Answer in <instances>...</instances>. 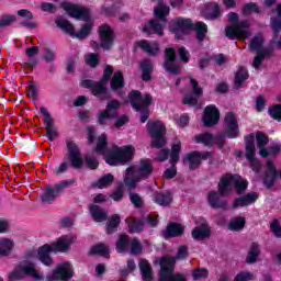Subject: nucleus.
I'll return each instance as SVG.
<instances>
[{"instance_id":"obj_1","label":"nucleus","mask_w":281,"mask_h":281,"mask_svg":"<svg viewBox=\"0 0 281 281\" xmlns=\"http://www.w3.org/2000/svg\"><path fill=\"white\" fill-rule=\"evenodd\" d=\"M247 186L249 183L240 176H223L218 183V192L210 191L207 194L209 205L215 209L225 207L227 202L221 199V196H227L234 188L237 190V194H243L247 190Z\"/></svg>"},{"instance_id":"obj_2","label":"nucleus","mask_w":281,"mask_h":281,"mask_svg":"<svg viewBox=\"0 0 281 281\" xmlns=\"http://www.w3.org/2000/svg\"><path fill=\"white\" fill-rule=\"evenodd\" d=\"M94 151H97L98 155H102L109 166H120L133 159V156L135 155V147L131 145L124 147L114 145L109 149L106 148V134H101L98 137Z\"/></svg>"},{"instance_id":"obj_3","label":"nucleus","mask_w":281,"mask_h":281,"mask_svg":"<svg viewBox=\"0 0 281 281\" xmlns=\"http://www.w3.org/2000/svg\"><path fill=\"white\" fill-rule=\"evenodd\" d=\"M170 30L172 34H175L176 38H183V36H188L192 30H195L196 40L201 43L202 41H205V34H207V24L198 22L193 25L191 20L179 18L172 22Z\"/></svg>"},{"instance_id":"obj_4","label":"nucleus","mask_w":281,"mask_h":281,"mask_svg":"<svg viewBox=\"0 0 281 281\" xmlns=\"http://www.w3.org/2000/svg\"><path fill=\"white\" fill-rule=\"evenodd\" d=\"M150 175H153V162L150 159H142L138 165L126 169L124 183L130 190H133L139 181L148 179Z\"/></svg>"},{"instance_id":"obj_5","label":"nucleus","mask_w":281,"mask_h":281,"mask_svg":"<svg viewBox=\"0 0 281 281\" xmlns=\"http://www.w3.org/2000/svg\"><path fill=\"white\" fill-rule=\"evenodd\" d=\"M188 257V247L180 246L178 249L177 257L166 256L160 261V277L159 281H186V277L182 274H175V262L177 260H183Z\"/></svg>"},{"instance_id":"obj_6","label":"nucleus","mask_w":281,"mask_h":281,"mask_svg":"<svg viewBox=\"0 0 281 281\" xmlns=\"http://www.w3.org/2000/svg\"><path fill=\"white\" fill-rule=\"evenodd\" d=\"M155 16L158 20L149 21L144 27L143 32L146 34H157L158 36H164V27H166V16L170 14V7H168L164 1H159L158 5L154 9Z\"/></svg>"},{"instance_id":"obj_7","label":"nucleus","mask_w":281,"mask_h":281,"mask_svg":"<svg viewBox=\"0 0 281 281\" xmlns=\"http://www.w3.org/2000/svg\"><path fill=\"white\" fill-rule=\"evenodd\" d=\"M228 20L232 23L231 26L225 29V34L227 38H237L238 41H247L251 36V31L249 30V21L238 22V14L231 12L228 13Z\"/></svg>"},{"instance_id":"obj_8","label":"nucleus","mask_w":281,"mask_h":281,"mask_svg":"<svg viewBox=\"0 0 281 281\" xmlns=\"http://www.w3.org/2000/svg\"><path fill=\"white\" fill-rule=\"evenodd\" d=\"M112 75L113 68L111 66H106L104 68L103 79L101 81L85 79L81 81V87H83V89H90L92 91V95L99 98V100H109L111 94L109 91H106V82Z\"/></svg>"},{"instance_id":"obj_9","label":"nucleus","mask_w":281,"mask_h":281,"mask_svg":"<svg viewBox=\"0 0 281 281\" xmlns=\"http://www.w3.org/2000/svg\"><path fill=\"white\" fill-rule=\"evenodd\" d=\"M128 98L133 109L140 113V122L144 124L148 120L153 97H150V94L142 95L139 91L133 90Z\"/></svg>"},{"instance_id":"obj_10","label":"nucleus","mask_w":281,"mask_h":281,"mask_svg":"<svg viewBox=\"0 0 281 281\" xmlns=\"http://www.w3.org/2000/svg\"><path fill=\"white\" fill-rule=\"evenodd\" d=\"M25 276H31V278H34V280H45V277L34 268L33 263L22 262L16 268L9 273V280L10 281H19L23 280Z\"/></svg>"},{"instance_id":"obj_11","label":"nucleus","mask_w":281,"mask_h":281,"mask_svg":"<svg viewBox=\"0 0 281 281\" xmlns=\"http://www.w3.org/2000/svg\"><path fill=\"white\" fill-rule=\"evenodd\" d=\"M147 130L153 137V146L155 148H161L166 146V125L161 121H149L147 123Z\"/></svg>"},{"instance_id":"obj_12","label":"nucleus","mask_w":281,"mask_h":281,"mask_svg":"<svg viewBox=\"0 0 281 281\" xmlns=\"http://www.w3.org/2000/svg\"><path fill=\"white\" fill-rule=\"evenodd\" d=\"M56 25L60 27V30H64V32H67V34H69L70 36L75 38H80V40L87 38V36L91 34V29L93 27V23L89 21L81 27V30L78 33H76V30L74 29V24L69 23L65 19L56 20Z\"/></svg>"},{"instance_id":"obj_13","label":"nucleus","mask_w":281,"mask_h":281,"mask_svg":"<svg viewBox=\"0 0 281 281\" xmlns=\"http://www.w3.org/2000/svg\"><path fill=\"white\" fill-rule=\"evenodd\" d=\"M74 276V266L65 261L58 263L55 269L46 276V281H69Z\"/></svg>"},{"instance_id":"obj_14","label":"nucleus","mask_w":281,"mask_h":281,"mask_svg":"<svg viewBox=\"0 0 281 281\" xmlns=\"http://www.w3.org/2000/svg\"><path fill=\"white\" fill-rule=\"evenodd\" d=\"M246 159L250 164V168L254 172H260L262 165L256 159V145L254 144V135L246 136Z\"/></svg>"},{"instance_id":"obj_15","label":"nucleus","mask_w":281,"mask_h":281,"mask_svg":"<svg viewBox=\"0 0 281 281\" xmlns=\"http://www.w3.org/2000/svg\"><path fill=\"white\" fill-rule=\"evenodd\" d=\"M71 183H74V180H67L53 187L46 188L41 196L43 203H53V201H56L61 190H65V188L71 186Z\"/></svg>"},{"instance_id":"obj_16","label":"nucleus","mask_w":281,"mask_h":281,"mask_svg":"<svg viewBox=\"0 0 281 281\" xmlns=\"http://www.w3.org/2000/svg\"><path fill=\"white\" fill-rule=\"evenodd\" d=\"M179 153H181V140H175L171 146L170 164L171 168L165 170L164 179H175L177 177V161H179Z\"/></svg>"},{"instance_id":"obj_17","label":"nucleus","mask_w":281,"mask_h":281,"mask_svg":"<svg viewBox=\"0 0 281 281\" xmlns=\"http://www.w3.org/2000/svg\"><path fill=\"white\" fill-rule=\"evenodd\" d=\"M61 8L69 14V16H72V19L89 21V9L85 7L72 4L71 2H61Z\"/></svg>"},{"instance_id":"obj_18","label":"nucleus","mask_w":281,"mask_h":281,"mask_svg":"<svg viewBox=\"0 0 281 281\" xmlns=\"http://www.w3.org/2000/svg\"><path fill=\"white\" fill-rule=\"evenodd\" d=\"M66 146L68 149V161H70L72 168L80 169L85 164V159H82V154L78 148V145L72 140H67Z\"/></svg>"},{"instance_id":"obj_19","label":"nucleus","mask_w":281,"mask_h":281,"mask_svg":"<svg viewBox=\"0 0 281 281\" xmlns=\"http://www.w3.org/2000/svg\"><path fill=\"white\" fill-rule=\"evenodd\" d=\"M76 238L74 234L61 235L55 243L50 244L54 254H65V251H69L74 243H76Z\"/></svg>"},{"instance_id":"obj_20","label":"nucleus","mask_w":281,"mask_h":281,"mask_svg":"<svg viewBox=\"0 0 281 281\" xmlns=\"http://www.w3.org/2000/svg\"><path fill=\"white\" fill-rule=\"evenodd\" d=\"M49 254H54V248H52V245L46 244L44 246H41L37 249V252L34 251L30 258L37 257L42 265H45V267H52V265H54V259H52V256H49Z\"/></svg>"},{"instance_id":"obj_21","label":"nucleus","mask_w":281,"mask_h":281,"mask_svg":"<svg viewBox=\"0 0 281 281\" xmlns=\"http://www.w3.org/2000/svg\"><path fill=\"white\" fill-rule=\"evenodd\" d=\"M195 142L196 144H204V146H218V148H223L225 137L223 135L213 136L210 133H204L196 135Z\"/></svg>"},{"instance_id":"obj_22","label":"nucleus","mask_w":281,"mask_h":281,"mask_svg":"<svg viewBox=\"0 0 281 281\" xmlns=\"http://www.w3.org/2000/svg\"><path fill=\"white\" fill-rule=\"evenodd\" d=\"M224 131L225 135H227L231 139H236L238 137V121L236 120V115L233 113H227L224 119Z\"/></svg>"},{"instance_id":"obj_23","label":"nucleus","mask_w":281,"mask_h":281,"mask_svg":"<svg viewBox=\"0 0 281 281\" xmlns=\"http://www.w3.org/2000/svg\"><path fill=\"white\" fill-rule=\"evenodd\" d=\"M99 34L101 38V47H103V49H111L113 47V41H115L113 29L108 24H103L99 29Z\"/></svg>"},{"instance_id":"obj_24","label":"nucleus","mask_w":281,"mask_h":281,"mask_svg":"<svg viewBox=\"0 0 281 281\" xmlns=\"http://www.w3.org/2000/svg\"><path fill=\"white\" fill-rule=\"evenodd\" d=\"M41 114L44 116V124L46 126V134L49 142H54L58 137V130L54 125V119L49 115V112L45 108L40 109Z\"/></svg>"},{"instance_id":"obj_25","label":"nucleus","mask_w":281,"mask_h":281,"mask_svg":"<svg viewBox=\"0 0 281 281\" xmlns=\"http://www.w3.org/2000/svg\"><path fill=\"white\" fill-rule=\"evenodd\" d=\"M204 126H214L218 124V120H221V112L218 108L215 105H209L204 109L203 115Z\"/></svg>"},{"instance_id":"obj_26","label":"nucleus","mask_w":281,"mask_h":281,"mask_svg":"<svg viewBox=\"0 0 281 281\" xmlns=\"http://www.w3.org/2000/svg\"><path fill=\"white\" fill-rule=\"evenodd\" d=\"M165 54H166L165 69L169 71V74H173L175 76H177V74L181 71V68L179 67V65L175 63V58H177L175 54V48H166Z\"/></svg>"},{"instance_id":"obj_27","label":"nucleus","mask_w":281,"mask_h":281,"mask_svg":"<svg viewBox=\"0 0 281 281\" xmlns=\"http://www.w3.org/2000/svg\"><path fill=\"white\" fill-rule=\"evenodd\" d=\"M189 82L193 89V95L188 94L187 97H184L183 104H190L191 106H194L196 105L199 97L203 95V89L199 87V82H196V80H194L193 78H190Z\"/></svg>"},{"instance_id":"obj_28","label":"nucleus","mask_w":281,"mask_h":281,"mask_svg":"<svg viewBox=\"0 0 281 281\" xmlns=\"http://www.w3.org/2000/svg\"><path fill=\"white\" fill-rule=\"evenodd\" d=\"M258 201V193L250 192L244 196L235 199L233 202V210H236L238 207H247V205H251Z\"/></svg>"},{"instance_id":"obj_29","label":"nucleus","mask_w":281,"mask_h":281,"mask_svg":"<svg viewBox=\"0 0 281 281\" xmlns=\"http://www.w3.org/2000/svg\"><path fill=\"white\" fill-rule=\"evenodd\" d=\"M14 239L8 237H0V256L8 257L14 251Z\"/></svg>"},{"instance_id":"obj_30","label":"nucleus","mask_w":281,"mask_h":281,"mask_svg":"<svg viewBox=\"0 0 281 281\" xmlns=\"http://www.w3.org/2000/svg\"><path fill=\"white\" fill-rule=\"evenodd\" d=\"M183 225L177 223H170L167 229L164 232V238H175L177 236H183Z\"/></svg>"},{"instance_id":"obj_31","label":"nucleus","mask_w":281,"mask_h":281,"mask_svg":"<svg viewBox=\"0 0 281 281\" xmlns=\"http://www.w3.org/2000/svg\"><path fill=\"white\" fill-rule=\"evenodd\" d=\"M137 45L143 49V52H146L150 56H157V54H159V44H157V42L142 40L137 42Z\"/></svg>"},{"instance_id":"obj_32","label":"nucleus","mask_w":281,"mask_h":281,"mask_svg":"<svg viewBox=\"0 0 281 281\" xmlns=\"http://www.w3.org/2000/svg\"><path fill=\"white\" fill-rule=\"evenodd\" d=\"M143 281H153V266L146 259H140L138 263Z\"/></svg>"},{"instance_id":"obj_33","label":"nucleus","mask_w":281,"mask_h":281,"mask_svg":"<svg viewBox=\"0 0 281 281\" xmlns=\"http://www.w3.org/2000/svg\"><path fill=\"white\" fill-rule=\"evenodd\" d=\"M210 154H201L199 151H193L188 155V160L190 162L189 168L190 170H194L195 168H199L201 166V160L202 159H207Z\"/></svg>"},{"instance_id":"obj_34","label":"nucleus","mask_w":281,"mask_h":281,"mask_svg":"<svg viewBox=\"0 0 281 281\" xmlns=\"http://www.w3.org/2000/svg\"><path fill=\"white\" fill-rule=\"evenodd\" d=\"M274 12L277 16L271 18L270 25L274 32L276 38H278V34L281 32V3L277 4Z\"/></svg>"},{"instance_id":"obj_35","label":"nucleus","mask_w":281,"mask_h":281,"mask_svg":"<svg viewBox=\"0 0 281 281\" xmlns=\"http://www.w3.org/2000/svg\"><path fill=\"white\" fill-rule=\"evenodd\" d=\"M277 177H278V171L276 170V166H273V162L268 161L267 162V173H266L263 183L266 186H268V188H271V186H273V182L276 181Z\"/></svg>"},{"instance_id":"obj_36","label":"nucleus","mask_w":281,"mask_h":281,"mask_svg":"<svg viewBox=\"0 0 281 281\" xmlns=\"http://www.w3.org/2000/svg\"><path fill=\"white\" fill-rule=\"evenodd\" d=\"M18 15L24 19V21L22 22L24 27H30L31 30H34V27H37L38 24L36 23V21H32V19L34 18L32 12L25 9H22L18 11Z\"/></svg>"},{"instance_id":"obj_37","label":"nucleus","mask_w":281,"mask_h":281,"mask_svg":"<svg viewBox=\"0 0 281 281\" xmlns=\"http://www.w3.org/2000/svg\"><path fill=\"white\" fill-rule=\"evenodd\" d=\"M257 146L259 148V154L261 157H268L269 151L265 148L269 144V138L262 132H257L256 134Z\"/></svg>"},{"instance_id":"obj_38","label":"nucleus","mask_w":281,"mask_h":281,"mask_svg":"<svg viewBox=\"0 0 281 281\" xmlns=\"http://www.w3.org/2000/svg\"><path fill=\"white\" fill-rule=\"evenodd\" d=\"M210 236V226L207 224H202L201 226H196L192 231V238L194 240H203Z\"/></svg>"},{"instance_id":"obj_39","label":"nucleus","mask_w":281,"mask_h":281,"mask_svg":"<svg viewBox=\"0 0 281 281\" xmlns=\"http://www.w3.org/2000/svg\"><path fill=\"white\" fill-rule=\"evenodd\" d=\"M90 214L95 223H103V221H106V212L98 205L90 206Z\"/></svg>"},{"instance_id":"obj_40","label":"nucleus","mask_w":281,"mask_h":281,"mask_svg":"<svg viewBox=\"0 0 281 281\" xmlns=\"http://www.w3.org/2000/svg\"><path fill=\"white\" fill-rule=\"evenodd\" d=\"M122 87H124V76L121 71H116L111 80V89L112 91H120Z\"/></svg>"},{"instance_id":"obj_41","label":"nucleus","mask_w":281,"mask_h":281,"mask_svg":"<svg viewBox=\"0 0 281 281\" xmlns=\"http://www.w3.org/2000/svg\"><path fill=\"white\" fill-rule=\"evenodd\" d=\"M265 43V37H262L261 34H258L256 35L251 42H250V49H252V52H262L265 49H271V48H267V47H263Z\"/></svg>"},{"instance_id":"obj_42","label":"nucleus","mask_w":281,"mask_h":281,"mask_svg":"<svg viewBox=\"0 0 281 281\" xmlns=\"http://www.w3.org/2000/svg\"><path fill=\"white\" fill-rule=\"evenodd\" d=\"M114 117H117V112H110L109 110L102 111L98 116V124L101 126H104L109 124L110 120H114Z\"/></svg>"},{"instance_id":"obj_43","label":"nucleus","mask_w":281,"mask_h":281,"mask_svg":"<svg viewBox=\"0 0 281 281\" xmlns=\"http://www.w3.org/2000/svg\"><path fill=\"white\" fill-rule=\"evenodd\" d=\"M271 52H273V49L259 50L257 53V56L252 60V67L255 69H260V65H262V60H265L267 56H271Z\"/></svg>"},{"instance_id":"obj_44","label":"nucleus","mask_w":281,"mask_h":281,"mask_svg":"<svg viewBox=\"0 0 281 281\" xmlns=\"http://www.w3.org/2000/svg\"><path fill=\"white\" fill-rule=\"evenodd\" d=\"M247 78H249V72L247 71V68L239 67L235 74V87L239 89L240 85H243V82H245Z\"/></svg>"},{"instance_id":"obj_45","label":"nucleus","mask_w":281,"mask_h":281,"mask_svg":"<svg viewBox=\"0 0 281 281\" xmlns=\"http://www.w3.org/2000/svg\"><path fill=\"white\" fill-rule=\"evenodd\" d=\"M155 203H158V205L167 206L169 203H172V195L170 192L165 193H156L154 196Z\"/></svg>"},{"instance_id":"obj_46","label":"nucleus","mask_w":281,"mask_h":281,"mask_svg":"<svg viewBox=\"0 0 281 281\" xmlns=\"http://www.w3.org/2000/svg\"><path fill=\"white\" fill-rule=\"evenodd\" d=\"M258 256H260V247L258 246V244L254 243L248 251L246 262H248V265H254V262L258 260Z\"/></svg>"},{"instance_id":"obj_47","label":"nucleus","mask_w":281,"mask_h":281,"mask_svg":"<svg viewBox=\"0 0 281 281\" xmlns=\"http://www.w3.org/2000/svg\"><path fill=\"white\" fill-rule=\"evenodd\" d=\"M245 217L237 216L231 220L228 228L231 229V232H240V229L245 228Z\"/></svg>"},{"instance_id":"obj_48","label":"nucleus","mask_w":281,"mask_h":281,"mask_svg":"<svg viewBox=\"0 0 281 281\" xmlns=\"http://www.w3.org/2000/svg\"><path fill=\"white\" fill-rule=\"evenodd\" d=\"M126 221L128 223L131 234H139V232L144 229V223L142 221L135 220V217H130Z\"/></svg>"},{"instance_id":"obj_49","label":"nucleus","mask_w":281,"mask_h":281,"mask_svg":"<svg viewBox=\"0 0 281 281\" xmlns=\"http://www.w3.org/2000/svg\"><path fill=\"white\" fill-rule=\"evenodd\" d=\"M140 69L143 71V80H150V74L153 72V61H150L149 59H144L140 63Z\"/></svg>"},{"instance_id":"obj_50","label":"nucleus","mask_w":281,"mask_h":281,"mask_svg":"<svg viewBox=\"0 0 281 281\" xmlns=\"http://www.w3.org/2000/svg\"><path fill=\"white\" fill-rule=\"evenodd\" d=\"M131 247V240L126 235H120L119 240L116 241V250L119 254H124Z\"/></svg>"},{"instance_id":"obj_51","label":"nucleus","mask_w":281,"mask_h":281,"mask_svg":"<svg viewBox=\"0 0 281 281\" xmlns=\"http://www.w3.org/2000/svg\"><path fill=\"white\" fill-rule=\"evenodd\" d=\"M113 179H114L113 175L106 173L99 179V181L97 182V187L100 189L109 188V186H111V183H113Z\"/></svg>"},{"instance_id":"obj_52","label":"nucleus","mask_w":281,"mask_h":281,"mask_svg":"<svg viewBox=\"0 0 281 281\" xmlns=\"http://www.w3.org/2000/svg\"><path fill=\"white\" fill-rule=\"evenodd\" d=\"M120 215H112V217L109 220L108 222V234H111L113 232H115V229L117 228V225H120Z\"/></svg>"},{"instance_id":"obj_53","label":"nucleus","mask_w":281,"mask_h":281,"mask_svg":"<svg viewBox=\"0 0 281 281\" xmlns=\"http://www.w3.org/2000/svg\"><path fill=\"white\" fill-rule=\"evenodd\" d=\"M90 254H98L99 256H109V247L104 244H99L90 249Z\"/></svg>"},{"instance_id":"obj_54","label":"nucleus","mask_w":281,"mask_h":281,"mask_svg":"<svg viewBox=\"0 0 281 281\" xmlns=\"http://www.w3.org/2000/svg\"><path fill=\"white\" fill-rule=\"evenodd\" d=\"M173 122L180 128H186V126H188V124H190V116H188V114H182L180 116H175Z\"/></svg>"},{"instance_id":"obj_55","label":"nucleus","mask_w":281,"mask_h":281,"mask_svg":"<svg viewBox=\"0 0 281 281\" xmlns=\"http://www.w3.org/2000/svg\"><path fill=\"white\" fill-rule=\"evenodd\" d=\"M132 256H139L142 254V244L137 239H131L130 243Z\"/></svg>"},{"instance_id":"obj_56","label":"nucleus","mask_w":281,"mask_h":281,"mask_svg":"<svg viewBox=\"0 0 281 281\" xmlns=\"http://www.w3.org/2000/svg\"><path fill=\"white\" fill-rule=\"evenodd\" d=\"M85 60L89 67H98V64L100 63V58L93 53L86 55Z\"/></svg>"},{"instance_id":"obj_57","label":"nucleus","mask_w":281,"mask_h":281,"mask_svg":"<svg viewBox=\"0 0 281 281\" xmlns=\"http://www.w3.org/2000/svg\"><path fill=\"white\" fill-rule=\"evenodd\" d=\"M218 14H221V9H220L218 4H216V3L209 4L207 19H216V16H218Z\"/></svg>"},{"instance_id":"obj_58","label":"nucleus","mask_w":281,"mask_h":281,"mask_svg":"<svg viewBox=\"0 0 281 281\" xmlns=\"http://www.w3.org/2000/svg\"><path fill=\"white\" fill-rule=\"evenodd\" d=\"M270 229H271L272 234L274 236H277V238H281V226H280V222L278 220H274L270 224Z\"/></svg>"},{"instance_id":"obj_59","label":"nucleus","mask_w":281,"mask_h":281,"mask_svg":"<svg viewBox=\"0 0 281 281\" xmlns=\"http://www.w3.org/2000/svg\"><path fill=\"white\" fill-rule=\"evenodd\" d=\"M254 280V273L251 272H239L234 281H252Z\"/></svg>"},{"instance_id":"obj_60","label":"nucleus","mask_w":281,"mask_h":281,"mask_svg":"<svg viewBox=\"0 0 281 281\" xmlns=\"http://www.w3.org/2000/svg\"><path fill=\"white\" fill-rule=\"evenodd\" d=\"M207 270L206 269H196L192 272L193 280H203L207 278Z\"/></svg>"},{"instance_id":"obj_61","label":"nucleus","mask_w":281,"mask_h":281,"mask_svg":"<svg viewBox=\"0 0 281 281\" xmlns=\"http://www.w3.org/2000/svg\"><path fill=\"white\" fill-rule=\"evenodd\" d=\"M269 114L273 120H281V105H274L269 109Z\"/></svg>"},{"instance_id":"obj_62","label":"nucleus","mask_w":281,"mask_h":281,"mask_svg":"<svg viewBox=\"0 0 281 281\" xmlns=\"http://www.w3.org/2000/svg\"><path fill=\"white\" fill-rule=\"evenodd\" d=\"M15 18L14 15H2L0 18V27H5V25H11V23H14Z\"/></svg>"},{"instance_id":"obj_63","label":"nucleus","mask_w":281,"mask_h":281,"mask_svg":"<svg viewBox=\"0 0 281 281\" xmlns=\"http://www.w3.org/2000/svg\"><path fill=\"white\" fill-rule=\"evenodd\" d=\"M136 267L137 266L135 265V260L130 259L127 261L126 270H121V276H128V273H133V271H135Z\"/></svg>"},{"instance_id":"obj_64","label":"nucleus","mask_w":281,"mask_h":281,"mask_svg":"<svg viewBox=\"0 0 281 281\" xmlns=\"http://www.w3.org/2000/svg\"><path fill=\"white\" fill-rule=\"evenodd\" d=\"M100 162L94 157H86V166H88V168H90L91 170H95V168H98Z\"/></svg>"}]
</instances>
